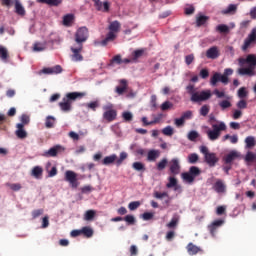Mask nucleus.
Segmentation results:
<instances>
[{
    "label": "nucleus",
    "mask_w": 256,
    "mask_h": 256,
    "mask_svg": "<svg viewBox=\"0 0 256 256\" xmlns=\"http://www.w3.org/2000/svg\"><path fill=\"white\" fill-rule=\"evenodd\" d=\"M245 143H246V149H253V147H255L256 145L255 137L253 136L246 137Z\"/></svg>",
    "instance_id": "72a5a7b5"
},
{
    "label": "nucleus",
    "mask_w": 256,
    "mask_h": 256,
    "mask_svg": "<svg viewBox=\"0 0 256 256\" xmlns=\"http://www.w3.org/2000/svg\"><path fill=\"white\" fill-rule=\"evenodd\" d=\"M169 169L172 175H179V173H181V164L179 163V159H172L169 162Z\"/></svg>",
    "instance_id": "4468645a"
},
{
    "label": "nucleus",
    "mask_w": 256,
    "mask_h": 256,
    "mask_svg": "<svg viewBox=\"0 0 256 256\" xmlns=\"http://www.w3.org/2000/svg\"><path fill=\"white\" fill-rule=\"evenodd\" d=\"M72 51L71 59L72 61H83V55H81V51H83V45H77L75 47L70 48Z\"/></svg>",
    "instance_id": "ddd939ff"
},
{
    "label": "nucleus",
    "mask_w": 256,
    "mask_h": 256,
    "mask_svg": "<svg viewBox=\"0 0 256 256\" xmlns=\"http://www.w3.org/2000/svg\"><path fill=\"white\" fill-rule=\"evenodd\" d=\"M59 107L61 111L68 113V111H71V102L66 97H64L62 102L59 103Z\"/></svg>",
    "instance_id": "a878e982"
},
{
    "label": "nucleus",
    "mask_w": 256,
    "mask_h": 256,
    "mask_svg": "<svg viewBox=\"0 0 256 256\" xmlns=\"http://www.w3.org/2000/svg\"><path fill=\"white\" fill-rule=\"evenodd\" d=\"M160 155H161V152L159 150H155V149L149 150L147 153V161L155 162L157 161V159H159Z\"/></svg>",
    "instance_id": "5701e85b"
},
{
    "label": "nucleus",
    "mask_w": 256,
    "mask_h": 256,
    "mask_svg": "<svg viewBox=\"0 0 256 256\" xmlns=\"http://www.w3.org/2000/svg\"><path fill=\"white\" fill-rule=\"evenodd\" d=\"M195 61V55L194 54H189L185 56V63L186 65H191Z\"/></svg>",
    "instance_id": "0e129e2a"
},
{
    "label": "nucleus",
    "mask_w": 256,
    "mask_h": 256,
    "mask_svg": "<svg viewBox=\"0 0 256 256\" xmlns=\"http://www.w3.org/2000/svg\"><path fill=\"white\" fill-rule=\"evenodd\" d=\"M162 133L166 137H172V135H173V133H175V131L173 130V127L166 126L165 128L162 129Z\"/></svg>",
    "instance_id": "37998d69"
},
{
    "label": "nucleus",
    "mask_w": 256,
    "mask_h": 256,
    "mask_svg": "<svg viewBox=\"0 0 256 256\" xmlns=\"http://www.w3.org/2000/svg\"><path fill=\"white\" fill-rule=\"evenodd\" d=\"M103 109V119L107 123H113L117 119V109H115V106L111 103H108L102 107Z\"/></svg>",
    "instance_id": "0eeeda50"
},
{
    "label": "nucleus",
    "mask_w": 256,
    "mask_h": 256,
    "mask_svg": "<svg viewBox=\"0 0 256 256\" xmlns=\"http://www.w3.org/2000/svg\"><path fill=\"white\" fill-rule=\"evenodd\" d=\"M127 87H128L127 80L122 79L120 80V85L116 87L115 92L118 95H123V93L127 91Z\"/></svg>",
    "instance_id": "393cba45"
},
{
    "label": "nucleus",
    "mask_w": 256,
    "mask_h": 256,
    "mask_svg": "<svg viewBox=\"0 0 256 256\" xmlns=\"http://www.w3.org/2000/svg\"><path fill=\"white\" fill-rule=\"evenodd\" d=\"M82 235H85V237H93V229L90 227H83L82 228Z\"/></svg>",
    "instance_id": "603ef678"
},
{
    "label": "nucleus",
    "mask_w": 256,
    "mask_h": 256,
    "mask_svg": "<svg viewBox=\"0 0 256 256\" xmlns=\"http://www.w3.org/2000/svg\"><path fill=\"white\" fill-rule=\"evenodd\" d=\"M86 107L92 111H97V107H99V101L90 102L86 104Z\"/></svg>",
    "instance_id": "13d9d810"
},
{
    "label": "nucleus",
    "mask_w": 256,
    "mask_h": 256,
    "mask_svg": "<svg viewBox=\"0 0 256 256\" xmlns=\"http://www.w3.org/2000/svg\"><path fill=\"white\" fill-rule=\"evenodd\" d=\"M237 13V5L229 4L228 7L222 10V15H235Z\"/></svg>",
    "instance_id": "bb28decb"
},
{
    "label": "nucleus",
    "mask_w": 256,
    "mask_h": 256,
    "mask_svg": "<svg viewBox=\"0 0 256 256\" xmlns=\"http://www.w3.org/2000/svg\"><path fill=\"white\" fill-rule=\"evenodd\" d=\"M207 21H209V17L208 16L199 14L196 17V27H203V25H205V23Z\"/></svg>",
    "instance_id": "7c9ffc66"
},
{
    "label": "nucleus",
    "mask_w": 256,
    "mask_h": 256,
    "mask_svg": "<svg viewBox=\"0 0 256 256\" xmlns=\"http://www.w3.org/2000/svg\"><path fill=\"white\" fill-rule=\"evenodd\" d=\"M37 3H43L45 5H49L50 7H59L63 0H37Z\"/></svg>",
    "instance_id": "cd10ccee"
},
{
    "label": "nucleus",
    "mask_w": 256,
    "mask_h": 256,
    "mask_svg": "<svg viewBox=\"0 0 256 256\" xmlns=\"http://www.w3.org/2000/svg\"><path fill=\"white\" fill-rule=\"evenodd\" d=\"M167 165H169V160H167V158H163L156 164V168L158 171H164Z\"/></svg>",
    "instance_id": "f704fd0d"
},
{
    "label": "nucleus",
    "mask_w": 256,
    "mask_h": 256,
    "mask_svg": "<svg viewBox=\"0 0 256 256\" xmlns=\"http://www.w3.org/2000/svg\"><path fill=\"white\" fill-rule=\"evenodd\" d=\"M199 138V132L192 130L188 133L189 141H196Z\"/></svg>",
    "instance_id": "864d4df0"
},
{
    "label": "nucleus",
    "mask_w": 256,
    "mask_h": 256,
    "mask_svg": "<svg viewBox=\"0 0 256 256\" xmlns=\"http://www.w3.org/2000/svg\"><path fill=\"white\" fill-rule=\"evenodd\" d=\"M253 43H256V29L255 28L252 29L250 34L244 40V44L241 47L242 51H247V49H249V47H251V45H253Z\"/></svg>",
    "instance_id": "9d476101"
},
{
    "label": "nucleus",
    "mask_w": 256,
    "mask_h": 256,
    "mask_svg": "<svg viewBox=\"0 0 256 256\" xmlns=\"http://www.w3.org/2000/svg\"><path fill=\"white\" fill-rule=\"evenodd\" d=\"M168 181L169 182L166 184V187L168 189H173V187H175V191H177L178 189H181V186L177 185V178L170 176Z\"/></svg>",
    "instance_id": "c756f323"
},
{
    "label": "nucleus",
    "mask_w": 256,
    "mask_h": 256,
    "mask_svg": "<svg viewBox=\"0 0 256 256\" xmlns=\"http://www.w3.org/2000/svg\"><path fill=\"white\" fill-rule=\"evenodd\" d=\"M216 31H218V33H228L229 26H227L225 24H220L216 27Z\"/></svg>",
    "instance_id": "5fc2aeb1"
},
{
    "label": "nucleus",
    "mask_w": 256,
    "mask_h": 256,
    "mask_svg": "<svg viewBox=\"0 0 256 256\" xmlns=\"http://www.w3.org/2000/svg\"><path fill=\"white\" fill-rule=\"evenodd\" d=\"M54 125H55V117L47 116L46 121H45V127L47 129H53Z\"/></svg>",
    "instance_id": "c9c22d12"
},
{
    "label": "nucleus",
    "mask_w": 256,
    "mask_h": 256,
    "mask_svg": "<svg viewBox=\"0 0 256 256\" xmlns=\"http://www.w3.org/2000/svg\"><path fill=\"white\" fill-rule=\"evenodd\" d=\"M187 249V253L188 255H197V253H203V249H201V247L193 244L192 242L188 243V245L186 246Z\"/></svg>",
    "instance_id": "aec40b11"
},
{
    "label": "nucleus",
    "mask_w": 256,
    "mask_h": 256,
    "mask_svg": "<svg viewBox=\"0 0 256 256\" xmlns=\"http://www.w3.org/2000/svg\"><path fill=\"white\" fill-rule=\"evenodd\" d=\"M65 181L70 183L72 187H77V173L74 171L68 170L65 172Z\"/></svg>",
    "instance_id": "dca6fc26"
},
{
    "label": "nucleus",
    "mask_w": 256,
    "mask_h": 256,
    "mask_svg": "<svg viewBox=\"0 0 256 256\" xmlns=\"http://www.w3.org/2000/svg\"><path fill=\"white\" fill-rule=\"evenodd\" d=\"M32 175L33 177H35L36 179H39V177H41V175H43V168H41V166H36L32 169Z\"/></svg>",
    "instance_id": "e433bc0d"
},
{
    "label": "nucleus",
    "mask_w": 256,
    "mask_h": 256,
    "mask_svg": "<svg viewBox=\"0 0 256 256\" xmlns=\"http://www.w3.org/2000/svg\"><path fill=\"white\" fill-rule=\"evenodd\" d=\"M0 59L2 61H7L9 59V52L7 51V48L0 46Z\"/></svg>",
    "instance_id": "4c0bfd02"
},
{
    "label": "nucleus",
    "mask_w": 256,
    "mask_h": 256,
    "mask_svg": "<svg viewBox=\"0 0 256 256\" xmlns=\"http://www.w3.org/2000/svg\"><path fill=\"white\" fill-rule=\"evenodd\" d=\"M181 118L184 121H187L189 119H193V111L187 110L186 112L182 113Z\"/></svg>",
    "instance_id": "4d7b16f0"
},
{
    "label": "nucleus",
    "mask_w": 256,
    "mask_h": 256,
    "mask_svg": "<svg viewBox=\"0 0 256 256\" xmlns=\"http://www.w3.org/2000/svg\"><path fill=\"white\" fill-rule=\"evenodd\" d=\"M209 111H211V108L209 105L205 104L200 108L199 113L202 117H207V115H209Z\"/></svg>",
    "instance_id": "79ce46f5"
},
{
    "label": "nucleus",
    "mask_w": 256,
    "mask_h": 256,
    "mask_svg": "<svg viewBox=\"0 0 256 256\" xmlns=\"http://www.w3.org/2000/svg\"><path fill=\"white\" fill-rule=\"evenodd\" d=\"M15 3V13L17 15H20V17H25L26 11L25 8L23 7V4L19 0H14Z\"/></svg>",
    "instance_id": "b1692460"
},
{
    "label": "nucleus",
    "mask_w": 256,
    "mask_h": 256,
    "mask_svg": "<svg viewBox=\"0 0 256 256\" xmlns=\"http://www.w3.org/2000/svg\"><path fill=\"white\" fill-rule=\"evenodd\" d=\"M108 29H109V32L106 34L105 39L101 41V45L103 47H105L111 41H114L117 39V33L121 31V22L117 20L110 22Z\"/></svg>",
    "instance_id": "f03ea898"
},
{
    "label": "nucleus",
    "mask_w": 256,
    "mask_h": 256,
    "mask_svg": "<svg viewBox=\"0 0 256 256\" xmlns=\"http://www.w3.org/2000/svg\"><path fill=\"white\" fill-rule=\"evenodd\" d=\"M238 63L241 68L237 70L238 75L248 77H254L255 69H256V55L255 54H248L246 58H239ZM245 65L248 67L243 68Z\"/></svg>",
    "instance_id": "f257e3e1"
},
{
    "label": "nucleus",
    "mask_w": 256,
    "mask_h": 256,
    "mask_svg": "<svg viewBox=\"0 0 256 256\" xmlns=\"http://www.w3.org/2000/svg\"><path fill=\"white\" fill-rule=\"evenodd\" d=\"M213 189L216 193H225L227 191V186L223 180H217L213 185Z\"/></svg>",
    "instance_id": "4be33fe9"
},
{
    "label": "nucleus",
    "mask_w": 256,
    "mask_h": 256,
    "mask_svg": "<svg viewBox=\"0 0 256 256\" xmlns=\"http://www.w3.org/2000/svg\"><path fill=\"white\" fill-rule=\"evenodd\" d=\"M132 167L135 171H145V164L143 162H134Z\"/></svg>",
    "instance_id": "49530a36"
},
{
    "label": "nucleus",
    "mask_w": 256,
    "mask_h": 256,
    "mask_svg": "<svg viewBox=\"0 0 256 256\" xmlns=\"http://www.w3.org/2000/svg\"><path fill=\"white\" fill-rule=\"evenodd\" d=\"M200 153L204 155V161L210 167H215L217 163H219V158L217 157V154L209 152V148H207V146H200Z\"/></svg>",
    "instance_id": "423d86ee"
},
{
    "label": "nucleus",
    "mask_w": 256,
    "mask_h": 256,
    "mask_svg": "<svg viewBox=\"0 0 256 256\" xmlns=\"http://www.w3.org/2000/svg\"><path fill=\"white\" fill-rule=\"evenodd\" d=\"M130 256H137L139 254V249L135 245L130 246Z\"/></svg>",
    "instance_id": "774afa93"
},
{
    "label": "nucleus",
    "mask_w": 256,
    "mask_h": 256,
    "mask_svg": "<svg viewBox=\"0 0 256 256\" xmlns=\"http://www.w3.org/2000/svg\"><path fill=\"white\" fill-rule=\"evenodd\" d=\"M73 19L75 16L73 14H67L63 17V25L65 27H71V23H73Z\"/></svg>",
    "instance_id": "2f4dec72"
},
{
    "label": "nucleus",
    "mask_w": 256,
    "mask_h": 256,
    "mask_svg": "<svg viewBox=\"0 0 256 256\" xmlns=\"http://www.w3.org/2000/svg\"><path fill=\"white\" fill-rule=\"evenodd\" d=\"M141 207V202L139 201H133L128 204V209L130 211H136V209H139Z\"/></svg>",
    "instance_id": "09e8293b"
},
{
    "label": "nucleus",
    "mask_w": 256,
    "mask_h": 256,
    "mask_svg": "<svg viewBox=\"0 0 256 256\" xmlns=\"http://www.w3.org/2000/svg\"><path fill=\"white\" fill-rule=\"evenodd\" d=\"M229 75H233V69L231 68H226L224 70V75L219 72L214 73L210 78V85H212V87H216L219 81L224 85H227L229 83Z\"/></svg>",
    "instance_id": "7ed1b4c3"
},
{
    "label": "nucleus",
    "mask_w": 256,
    "mask_h": 256,
    "mask_svg": "<svg viewBox=\"0 0 256 256\" xmlns=\"http://www.w3.org/2000/svg\"><path fill=\"white\" fill-rule=\"evenodd\" d=\"M74 37L76 45H83L89 39V29L85 26L78 28Z\"/></svg>",
    "instance_id": "6e6552de"
},
{
    "label": "nucleus",
    "mask_w": 256,
    "mask_h": 256,
    "mask_svg": "<svg viewBox=\"0 0 256 256\" xmlns=\"http://www.w3.org/2000/svg\"><path fill=\"white\" fill-rule=\"evenodd\" d=\"M197 161H199V155H197V153H192L188 156V163L191 165H195Z\"/></svg>",
    "instance_id": "a18cd8bd"
},
{
    "label": "nucleus",
    "mask_w": 256,
    "mask_h": 256,
    "mask_svg": "<svg viewBox=\"0 0 256 256\" xmlns=\"http://www.w3.org/2000/svg\"><path fill=\"white\" fill-rule=\"evenodd\" d=\"M218 105L222 111H225V109H229L232 107L231 101L229 100H222L218 103Z\"/></svg>",
    "instance_id": "ea45409f"
},
{
    "label": "nucleus",
    "mask_w": 256,
    "mask_h": 256,
    "mask_svg": "<svg viewBox=\"0 0 256 256\" xmlns=\"http://www.w3.org/2000/svg\"><path fill=\"white\" fill-rule=\"evenodd\" d=\"M45 49H47V42H36L33 45V51L35 53H41V51H45Z\"/></svg>",
    "instance_id": "c85d7f7f"
},
{
    "label": "nucleus",
    "mask_w": 256,
    "mask_h": 256,
    "mask_svg": "<svg viewBox=\"0 0 256 256\" xmlns=\"http://www.w3.org/2000/svg\"><path fill=\"white\" fill-rule=\"evenodd\" d=\"M240 155L239 152L232 150L231 152H229L228 154H226L223 157V162L225 163V165H232L233 161H235L236 159H239Z\"/></svg>",
    "instance_id": "2eb2a0df"
},
{
    "label": "nucleus",
    "mask_w": 256,
    "mask_h": 256,
    "mask_svg": "<svg viewBox=\"0 0 256 256\" xmlns=\"http://www.w3.org/2000/svg\"><path fill=\"white\" fill-rule=\"evenodd\" d=\"M123 221H126L127 225H135L136 223L135 216L133 215H126Z\"/></svg>",
    "instance_id": "6e6d98bb"
},
{
    "label": "nucleus",
    "mask_w": 256,
    "mask_h": 256,
    "mask_svg": "<svg viewBox=\"0 0 256 256\" xmlns=\"http://www.w3.org/2000/svg\"><path fill=\"white\" fill-rule=\"evenodd\" d=\"M219 55H221V52L217 46H212L206 51L207 59H218Z\"/></svg>",
    "instance_id": "a211bd4d"
},
{
    "label": "nucleus",
    "mask_w": 256,
    "mask_h": 256,
    "mask_svg": "<svg viewBox=\"0 0 256 256\" xmlns=\"http://www.w3.org/2000/svg\"><path fill=\"white\" fill-rule=\"evenodd\" d=\"M7 185L12 191H21V184L19 183H13V184H7Z\"/></svg>",
    "instance_id": "338daca9"
},
{
    "label": "nucleus",
    "mask_w": 256,
    "mask_h": 256,
    "mask_svg": "<svg viewBox=\"0 0 256 256\" xmlns=\"http://www.w3.org/2000/svg\"><path fill=\"white\" fill-rule=\"evenodd\" d=\"M15 135L18 137V139H27V131L25 130V126H23V124H16Z\"/></svg>",
    "instance_id": "412c9836"
},
{
    "label": "nucleus",
    "mask_w": 256,
    "mask_h": 256,
    "mask_svg": "<svg viewBox=\"0 0 256 256\" xmlns=\"http://www.w3.org/2000/svg\"><path fill=\"white\" fill-rule=\"evenodd\" d=\"M97 11H102L103 13H109L111 9V3L108 1L101 2V0H92Z\"/></svg>",
    "instance_id": "f8f14e48"
},
{
    "label": "nucleus",
    "mask_w": 256,
    "mask_h": 256,
    "mask_svg": "<svg viewBox=\"0 0 256 256\" xmlns=\"http://www.w3.org/2000/svg\"><path fill=\"white\" fill-rule=\"evenodd\" d=\"M44 213L43 209H37L32 211V219H37V217H41V215Z\"/></svg>",
    "instance_id": "e2e57ef3"
},
{
    "label": "nucleus",
    "mask_w": 256,
    "mask_h": 256,
    "mask_svg": "<svg viewBox=\"0 0 256 256\" xmlns=\"http://www.w3.org/2000/svg\"><path fill=\"white\" fill-rule=\"evenodd\" d=\"M115 161H117V155L116 154H112L110 156H106L102 163L103 165H111V163H115Z\"/></svg>",
    "instance_id": "473e14b6"
},
{
    "label": "nucleus",
    "mask_w": 256,
    "mask_h": 256,
    "mask_svg": "<svg viewBox=\"0 0 256 256\" xmlns=\"http://www.w3.org/2000/svg\"><path fill=\"white\" fill-rule=\"evenodd\" d=\"M150 103H151L152 111H155L157 109V96L156 95L151 96Z\"/></svg>",
    "instance_id": "680f3d73"
},
{
    "label": "nucleus",
    "mask_w": 256,
    "mask_h": 256,
    "mask_svg": "<svg viewBox=\"0 0 256 256\" xmlns=\"http://www.w3.org/2000/svg\"><path fill=\"white\" fill-rule=\"evenodd\" d=\"M236 107L238 109H247V100L241 99L237 102Z\"/></svg>",
    "instance_id": "052dcab7"
},
{
    "label": "nucleus",
    "mask_w": 256,
    "mask_h": 256,
    "mask_svg": "<svg viewBox=\"0 0 256 256\" xmlns=\"http://www.w3.org/2000/svg\"><path fill=\"white\" fill-rule=\"evenodd\" d=\"M65 153V147L62 145H55L45 152V157H57V155Z\"/></svg>",
    "instance_id": "9b49d317"
},
{
    "label": "nucleus",
    "mask_w": 256,
    "mask_h": 256,
    "mask_svg": "<svg viewBox=\"0 0 256 256\" xmlns=\"http://www.w3.org/2000/svg\"><path fill=\"white\" fill-rule=\"evenodd\" d=\"M201 175V169L197 166H191L187 172H183L181 174V178L185 183L189 185H193L195 183V179Z\"/></svg>",
    "instance_id": "39448f33"
},
{
    "label": "nucleus",
    "mask_w": 256,
    "mask_h": 256,
    "mask_svg": "<svg viewBox=\"0 0 256 256\" xmlns=\"http://www.w3.org/2000/svg\"><path fill=\"white\" fill-rule=\"evenodd\" d=\"M161 111H169V109H173V103L170 101H165L160 106Z\"/></svg>",
    "instance_id": "de8ad7c7"
},
{
    "label": "nucleus",
    "mask_w": 256,
    "mask_h": 256,
    "mask_svg": "<svg viewBox=\"0 0 256 256\" xmlns=\"http://www.w3.org/2000/svg\"><path fill=\"white\" fill-rule=\"evenodd\" d=\"M143 53H145L144 50H135L132 54L133 56L132 61L136 63L137 59H140V57H143Z\"/></svg>",
    "instance_id": "c03bdc74"
},
{
    "label": "nucleus",
    "mask_w": 256,
    "mask_h": 256,
    "mask_svg": "<svg viewBox=\"0 0 256 256\" xmlns=\"http://www.w3.org/2000/svg\"><path fill=\"white\" fill-rule=\"evenodd\" d=\"M96 212L95 210H87L84 215L85 221H93L95 219Z\"/></svg>",
    "instance_id": "58836bf2"
},
{
    "label": "nucleus",
    "mask_w": 256,
    "mask_h": 256,
    "mask_svg": "<svg viewBox=\"0 0 256 256\" xmlns=\"http://www.w3.org/2000/svg\"><path fill=\"white\" fill-rule=\"evenodd\" d=\"M213 97V93H211V90H203L201 92H196L193 94L190 98V101L192 103H201L203 101H209Z\"/></svg>",
    "instance_id": "1a4fd4ad"
},
{
    "label": "nucleus",
    "mask_w": 256,
    "mask_h": 256,
    "mask_svg": "<svg viewBox=\"0 0 256 256\" xmlns=\"http://www.w3.org/2000/svg\"><path fill=\"white\" fill-rule=\"evenodd\" d=\"M122 117L126 122L133 121V114L131 112H123Z\"/></svg>",
    "instance_id": "bf43d9fd"
},
{
    "label": "nucleus",
    "mask_w": 256,
    "mask_h": 256,
    "mask_svg": "<svg viewBox=\"0 0 256 256\" xmlns=\"http://www.w3.org/2000/svg\"><path fill=\"white\" fill-rule=\"evenodd\" d=\"M153 217H154V214L151 212H145L142 214V219L144 221H151V219H153Z\"/></svg>",
    "instance_id": "69168bd1"
},
{
    "label": "nucleus",
    "mask_w": 256,
    "mask_h": 256,
    "mask_svg": "<svg viewBox=\"0 0 256 256\" xmlns=\"http://www.w3.org/2000/svg\"><path fill=\"white\" fill-rule=\"evenodd\" d=\"M87 93L85 92H70L67 93L65 98L70 102L73 103V101H77V99H83Z\"/></svg>",
    "instance_id": "f3484780"
},
{
    "label": "nucleus",
    "mask_w": 256,
    "mask_h": 256,
    "mask_svg": "<svg viewBox=\"0 0 256 256\" xmlns=\"http://www.w3.org/2000/svg\"><path fill=\"white\" fill-rule=\"evenodd\" d=\"M248 95H249V92H247V88L241 87L238 90V97H239V99H245V97H247Z\"/></svg>",
    "instance_id": "8fccbe9b"
},
{
    "label": "nucleus",
    "mask_w": 256,
    "mask_h": 256,
    "mask_svg": "<svg viewBox=\"0 0 256 256\" xmlns=\"http://www.w3.org/2000/svg\"><path fill=\"white\" fill-rule=\"evenodd\" d=\"M20 121L21 123H18V125H22V127H25V125H29V122L31 121V119L27 114H24L21 116Z\"/></svg>",
    "instance_id": "3c124183"
},
{
    "label": "nucleus",
    "mask_w": 256,
    "mask_h": 256,
    "mask_svg": "<svg viewBox=\"0 0 256 256\" xmlns=\"http://www.w3.org/2000/svg\"><path fill=\"white\" fill-rule=\"evenodd\" d=\"M223 223H225L224 220L218 219V220H215L214 222H212L208 226V229H209L210 234L212 235V237H215V233H217V229H219V227H221L223 225Z\"/></svg>",
    "instance_id": "6ab92c4d"
},
{
    "label": "nucleus",
    "mask_w": 256,
    "mask_h": 256,
    "mask_svg": "<svg viewBox=\"0 0 256 256\" xmlns=\"http://www.w3.org/2000/svg\"><path fill=\"white\" fill-rule=\"evenodd\" d=\"M245 161L246 163H254V161H256V154L251 151L247 152Z\"/></svg>",
    "instance_id": "a19ab883"
},
{
    "label": "nucleus",
    "mask_w": 256,
    "mask_h": 256,
    "mask_svg": "<svg viewBox=\"0 0 256 256\" xmlns=\"http://www.w3.org/2000/svg\"><path fill=\"white\" fill-rule=\"evenodd\" d=\"M221 131H227L225 122L219 124H212V130L206 131L207 137L210 141H217L221 137Z\"/></svg>",
    "instance_id": "20e7f679"
}]
</instances>
